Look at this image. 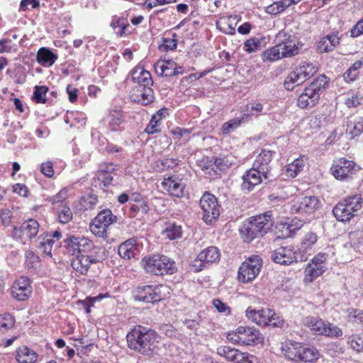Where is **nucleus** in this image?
Returning <instances> with one entry per match:
<instances>
[{"instance_id": "49", "label": "nucleus", "mask_w": 363, "mask_h": 363, "mask_svg": "<svg viewBox=\"0 0 363 363\" xmlns=\"http://www.w3.org/2000/svg\"><path fill=\"white\" fill-rule=\"evenodd\" d=\"M230 165L229 161L226 157H219L216 158L213 162V165H212V169L214 171L216 174H220V172L227 169ZM211 164H208L205 167L206 169H208Z\"/></svg>"}, {"instance_id": "28", "label": "nucleus", "mask_w": 363, "mask_h": 363, "mask_svg": "<svg viewBox=\"0 0 363 363\" xmlns=\"http://www.w3.org/2000/svg\"><path fill=\"white\" fill-rule=\"evenodd\" d=\"M239 21L237 15H231L228 18H221L216 23L217 28L226 34L233 35L235 33V26Z\"/></svg>"}, {"instance_id": "33", "label": "nucleus", "mask_w": 363, "mask_h": 363, "mask_svg": "<svg viewBox=\"0 0 363 363\" xmlns=\"http://www.w3.org/2000/svg\"><path fill=\"white\" fill-rule=\"evenodd\" d=\"M339 43L340 39L337 35H327L319 40L318 50L320 52H331Z\"/></svg>"}, {"instance_id": "30", "label": "nucleus", "mask_w": 363, "mask_h": 363, "mask_svg": "<svg viewBox=\"0 0 363 363\" xmlns=\"http://www.w3.org/2000/svg\"><path fill=\"white\" fill-rule=\"evenodd\" d=\"M57 59V55L48 48H40L37 53V62L44 67H50Z\"/></svg>"}, {"instance_id": "42", "label": "nucleus", "mask_w": 363, "mask_h": 363, "mask_svg": "<svg viewBox=\"0 0 363 363\" xmlns=\"http://www.w3.org/2000/svg\"><path fill=\"white\" fill-rule=\"evenodd\" d=\"M116 216L109 209H104L100 211L94 218L96 223L106 224L107 227L116 222Z\"/></svg>"}, {"instance_id": "35", "label": "nucleus", "mask_w": 363, "mask_h": 363, "mask_svg": "<svg viewBox=\"0 0 363 363\" xmlns=\"http://www.w3.org/2000/svg\"><path fill=\"white\" fill-rule=\"evenodd\" d=\"M135 250L136 240L132 238L120 245L118 254L123 259H130L131 257H134Z\"/></svg>"}, {"instance_id": "18", "label": "nucleus", "mask_w": 363, "mask_h": 363, "mask_svg": "<svg viewBox=\"0 0 363 363\" xmlns=\"http://www.w3.org/2000/svg\"><path fill=\"white\" fill-rule=\"evenodd\" d=\"M131 100L142 105H148L154 101V92L151 86L135 85L130 91Z\"/></svg>"}, {"instance_id": "57", "label": "nucleus", "mask_w": 363, "mask_h": 363, "mask_svg": "<svg viewBox=\"0 0 363 363\" xmlns=\"http://www.w3.org/2000/svg\"><path fill=\"white\" fill-rule=\"evenodd\" d=\"M267 321V325H272L274 327L281 326L284 323L283 319L277 315L272 310H271V313L269 314V318Z\"/></svg>"}, {"instance_id": "19", "label": "nucleus", "mask_w": 363, "mask_h": 363, "mask_svg": "<svg viewBox=\"0 0 363 363\" xmlns=\"http://www.w3.org/2000/svg\"><path fill=\"white\" fill-rule=\"evenodd\" d=\"M32 293L30 280L26 277H20L11 288L12 296L18 301L27 300Z\"/></svg>"}, {"instance_id": "12", "label": "nucleus", "mask_w": 363, "mask_h": 363, "mask_svg": "<svg viewBox=\"0 0 363 363\" xmlns=\"http://www.w3.org/2000/svg\"><path fill=\"white\" fill-rule=\"evenodd\" d=\"M63 247L66 248L67 254L76 256L82 255V252H90L94 243L87 238L72 235L63 240Z\"/></svg>"}, {"instance_id": "56", "label": "nucleus", "mask_w": 363, "mask_h": 363, "mask_svg": "<svg viewBox=\"0 0 363 363\" xmlns=\"http://www.w3.org/2000/svg\"><path fill=\"white\" fill-rule=\"evenodd\" d=\"M157 116H152L151 120L145 128V132L147 134H155L160 131L161 121L157 118Z\"/></svg>"}, {"instance_id": "13", "label": "nucleus", "mask_w": 363, "mask_h": 363, "mask_svg": "<svg viewBox=\"0 0 363 363\" xmlns=\"http://www.w3.org/2000/svg\"><path fill=\"white\" fill-rule=\"evenodd\" d=\"M217 353L227 361L235 363H257V358L248 352H242L229 346H220L217 349Z\"/></svg>"}, {"instance_id": "55", "label": "nucleus", "mask_w": 363, "mask_h": 363, "mask_svg": "<svg viewBox=\"0 0 363 363\" xmlns=\"http://www.w3.org/2000/svg\"><path fill=\"white\" fill-rule=\"evenodd\" d=\"M72 212L68 206H62L58 212V219L61 223H67L72 219Z\"/></svg>"}, {"instance_id": "15", "label": "nucleus", "mask_w": 363, "mask_h": 363, "mask_svg": "<svg viewBox=\"0 0 363 363\" xmlns=\"http://www.w3.org/2000/svg\"><path fill=\"white\" fill-rule=\"evenodd\" d=\"M320 201L315 196H305L294 200L291 211L294 213L311 214L319 208Z\"/></svg>"}, {"instance_id": "34", "label": "nucleus", "mask_w": 363, "mask_h": 363, "mask_svg": "<svg viewBox=\"0 0 363 363\" xmlns=\"http://www.w3.org/2000/svg\"><path fill=\"white\" fill-rule=\"evenodd\" d=\"M333 213L335 218L342 222L350 220L354 213L347 208V206L344 201L338 203L333 208Z\"/></svg>"}, {"instance_id": "47", "label": "nucleus", "mask_w": 363, "mask_h": 363, "mask_svg": "<svg viewBox=\"0 0 363 363\" xmlns=\"http://www.w3.org/2000/svg\"><path fill=\"white\" fill-rule=\"evenodd\" d=\"M363 61H356L343 74L345 81L354 82L359 74V69L362 66Z\"/></svg>"}, {"instance_id": "5", "label": "nucleus", "mask_w": 363, "mask_h": 363, "mask_svg": "<svg viewBox=\"0 0 363 363\" xmlns=\"http://www.w3.org/2000/svg\"><path fill=\"white\" fill-rule=\"evenodd\" d=\"M228 340L245 345H257L262 341L259 330L254 327L240 326L235 332L228 334Z\"/></svg>"}, {"instance_id": "17", "label": "nucleus", "mask_w": 363, "mask_h": 363, "mask_svg": "<svg viewBox=\"0 0 363 363\" xmlns=\"http://www.w3.org/2000/svg\"><path fill=\"white\" fill-rule=\"evenodd\" d=\"M140 339L142 340L138 352L143 354L149 355L157 347L160 336L155 330L145 328V331H143Z\"/></svg>"}, {"instance_id": "29", "label": "nucleus", "mask_w": 363, "mask_h": 363, "mask_svg": "<svg viewBox=\"0 0 363 363\" xmlns=\"http://www.w3.org/2000/svg\"><path fill=\"white\" fill-rule=\"evenodd\" d=\"M37 358V353L26 346L20 347L16 351V359L19 363H35Z\"/></svg>"}, {"instance_id": "36", "label": "nucleus", "mask_w": 363, "mask_h": 363, "mask_svg": "<svg viewBox=\"0 0 363 363\" xmlns=\"http://www.w3.org/2000/svg\"><path fill=\"white\" fill-rule=\"evenodd\" d=\"M110 26L112 28L117 36L122 37L129 31L128 28L130 25L126 18L114 16L112 19Z\"/></svg>"}, {"instance_id": "27", "label": "nucleus", "mask_w": 363, "mask_h": 363, "mask_svg": "<svg viewBox=\"0 0 363 363\" xmlns=\"http://www.w3.org/2000/svg\"><path fill=\"white\" fill-rule=\"evenodd\" d=\"M154 67L155 71L158 76H175V72L174 71L175 62L173 60H159L155 64Z\"/></svg>"}, {"instance_id": "2", "label": "nucleus", "mask_w": 363, "mask_h": 363, "mask_svg": "<svg viewBox=\"0 0 363 363\" xmlns=\"http://www.w3.org/2000/svg\"><path fill=\"white\" fill-rule=\"evenodd\" d=\"M328 82L325 75H320L315 78L298 96L297 106L301 108H311L315 106L318 103L320 96Z\"/></svg>"}, {"instance_id": "16", "label": "nucleus", "mask_w": 363, "mask_h": 363, "mask_svg": "<svg viewBox=\"0 0 363 363\" xmlns=\"http://www.w3.org/2000/svg\"><path fill=\"white\" fill-rule=\"evenodd\" d=\"M278 38L283 58L291 57L299 53L302 44L296 40V37L285 33H279Z\"/></svg>"}, {"instance_id": "37", "label": "nucleus", "mask_w": 363, "mask_h": 363, "mask_svg": "<svg viewBox=\"0 0 363 363\" xmlns=\"http://www.w3.org/2000/svg\"><path fill=\"white\" fill-rule=\"evenodd\" d=\"M306 160L303 156L294 160L292 162L286 166V175L288 177H296L303 169Z\"/></svg>"}, {"instance_id": "21", "label": "nucleus", "mask_w": 363, "mask_h": 363, "mask_svg": "<svg viewBox=\"0 0 363 363\" xmlns=\"http://www.w3.org/2000/svg\"><path fill=\"white\" fill-rule=\"evenodd\" d=\"M162 185L163 188L172 196L178 198L183 196L184 186L182 182V179L178 177L173 175L172 177L164 178Z\"/></svg>"}, {"instance_id": "52", "label": "nucleus", "mask_w": 363, "mask_h": 363, "mask_svg": "<svg viewBox=\"0 0 363 363\" xmlns=\"http://www.w3.org/2000/svg\"><path fill=\"white\" fill-rule=\"evenodd\" d=\"M262 42L261 39L257 38H250L245 43V50L247 52H256L261 49Z\"/></svg>"}, {"instance_id": "38", "label": "nucleus", "mask_w": 363, "mask_h": 363, "mask_svg": "<svg viewBox=\"0 0 363 363\" xmlns=\"http://www.w3.org/2000/svg\"><path fill=\"white\" fill-rule=\"evenodd\" d=\"M326 269L325 265H318L311 262L308 263L305 269L306 280L312 281L320 276Z\"/></svg>"}, {"instance_id": "6", "label": "nucleus", "mask_w": 363, "mask_h": 363, "mask_svg": "<svg viewBox=\"0 0 363 363\" xmlns=\"http://www.w3.org/2000/svg\"><path fill=\"white\" fill-rule=\"evenodd\" d=\"M305 324L315 335L336 338L342 335V332L340 328L332 325L330 323L325 322L316 317H307L305 320Z\"/></svg>"}, {"instance_id": "50", "label": "nucleus", "mask_w": 363, "mask_h": 363, "mask_svg": "<svg viewBox=\"0 0 363 363\" xmlns=\"http://www.w3.org/2000/svg\"><path fill=\"white\" fill-rule=\"evenodd\" d=\"M14 324V318L9 313L0 315V331L4 333L11 328Z\"/></svg>"}, {"instance_id": "48", "label": "nucleus", "mask_w": 363, "mask_h": 363, "mask_svg": "<svg viewBox=\"0 0 363 363\" xmlns=\"http://www.w3.org/2000/svg\"><path fill=\"white\" fill-rule=\"evenodd\" d=\"M108 228L106 224L96 223L94 219L90 225L91 233L96 236L104 238V240L108 238Z\"/></svg>"}, {"instance_id": "25", "label": "nucleus", "mask_w": 363, "mask_h": 363, "mask_svg": "<svg viewBox=\"0 0 363 363\" xmlns=\"http://www.w3.org/2000/svg\"><path fill=\"white\" fill-rule=\"evenodd\" d=\"M38 230L39 223L33 218L25 220L20 226V233L23 239L31 240L37 235Z\"/></svg>"}, {"instance_id": "54", "label": "nucleus", "mask_w": 363, "mask_h": 363, "mask_svg": "<svg viewBox=\"0 0 363 363\" xmlns=\"http://www.w3.org/2000/svg\"><path fill=\"white\" fill-rule=\"evenodd\" d=\"M317 240V235L314 233L308 232L304 235L301 241V247L304 250H307L315 244Z\"/></svg>"}, {"instance_id": "59", "label": "nucleus", "mask_w": 363, "mask_h": 363, "mask_svg": "<svg viewBox=\"0 0 363 363\" xmlns=\"http://www.w3.org/2000/svg\"><path fill=\"white\" fill-rule=\"evenodd\" d=\"M288 224L287 228H289V231H291L294 235L297 230H300L303 225V221L299 219H292L286 221Z\"/></svg>"}, {"instance_id": "31", "label": "nucleus", "mask_w": 363, "mask_h": 363, "mask_svg": "<svg viewBox=\"0 0 363 363\" xmlns=\"http://www.w3.org/2000/svg\"><path fill=\"white\" fill-rule=\"evenodd\" d=\"M143 331H145V327L138 325L127 334L126 339L130 349L138 352L142 340L140 337L143 335Z\"/></svg>"}, {"instance_id": "46", "label": "nucleus", "mask_w": 363, "mask_h": 363, "mask_svg": "<svg viewBox=\"0 0 363 363\" xmlns=\"http://www.w3.org/2000/svg\"><path fill=\"white\" fill-rule=\"evenodd\" d=\"M349 238L352 245L359 251L363 250V228L350 233Z\"/></svg>"}, {"instance_id": "32", "label": "nucleus", "mask_w": 363, "mask_h": 363, "mask_svg": "<svg viewBox=\"0 0 363 363\" xmlns=\"http://www.w3.org/2000/svg\"><path fill=\"white\" fill-rule=\"evenodd\" d=\"M91 264L87 255H77L71 260V266L74 270L82 274H85Z\"/></svg>"}, {"instance_id": "63", "label": "nucleus", "mask_w": 363, "mask_h": 363, "mask_svg": "<svg viewBox=\"0 0 363 363\" xmlns=\"http://www.w3.org/2000/svg\"><path fill=\"white\" fill-rule=\"evenodd\" d=\"M162 166V170L172 169L178 165L176 160L172 158H166L160 161Z\"/></svg>"}, {"instance_id": "7", "label": "nucleus", "mask_w": 363, "mask_h": 363, "mask_svg": "<svg viewBox=\"0 0 363 363\" xmlns=\"http://www.w3.org/2000/svg\"><path fill=\"white\" fill-rule=\"evenodd\" d=\"M199 203L203 211V220L206 224L211 225L218 220L220 213V206L214 195L206 192L201 196Z\"/></svg>"}, {"instance_id": "20", "label": "nucleus", "mask_w": 363, "mask_h": 363, "mask_svg": "<svg viewBox=\"0 0 363 363\" xmlns=\"http://www.w3.org/2000/svg\"><path fill=\"white\" fill-rule=\"evenodd\" d=\"M272 258L276 263L284 265L290 264L297 260L296 251L294 247L291 246L277 248L274 250Z\"/></svg>"}, {"instance_id": "40", "label": "nucleus", "mask_w": 363, "mask_h": 363, "mask_svg": "<svg viewBox=\"0 0 363 363\" xmlns=\"http://www.w3.org/2000/svg\"><path fill=\"white\" fill-rule=\"evenodd\" d=\"M162 234L170 240L179 239L182 235V226L174 223H167Z\"/></svg>"}, {"instance_id": "51", "label": "nucleus", "mask_w": 363, "mask_h": 363, "mask_svg": "<svg viewBox=\"0 0 363 363\" xmlns=\"http://www.w3.org/2000/svg\"><path fill=\"white\" fill-rule=\"evenodd\" d=\"M242 120H244V117L235 118L225 123L222 126V132L223 134H228L231 130L236 129L238 128Z\"/></svg>"}, {"instance_id": "10", "label": "nucleus", "mask_w": 363, "mask_h": 363, "mask_svg": "<svg viewBox=\"0 0 363 363\" xmlns=\"http://www.w3.org/2000/svg\"><path fill=\"white\" fill-rule=\"evenodd\" d=\"M220 257L219 249L210 246L202 250L190 264L191 269L195 272L202 271L207 265L217 262Z\"/></svg>"}, {"instance_id": "39", "label": "nucleus", "mask_w": 363, "mask_h": 363, "mask_svg": "<svg viewBox=\"0 0 363 363\" xmlns=\"http://www.w3.org/2000/svg\"><path fill=\"white\" fill-rule=\"evenodd\" d=\"M123 113L120 111H112L105 118V123L111 130H116L123 122Z\"/></svg>"}, {"instance_id": "24", "label": "nucleus", "mask_w": 363, "mask_h": 363, "mask_svg": "<svg viewBox=\"0 0 363 363\" xmlns=\"http://www.w3.org/2000/svg\"><path fill=\"white\" fill-rule=\"evenodd\" d=\"M301 346V344L297 342L286 341L282 343L281 351L286 358L298 362L300 359Z\"/></svg>"}, {"instance_id": "58", "label": "nucleus", "mask_w": 363, "mask_h": 363, "mask_svg": "<svg viewBox=\"0 0 363 363\" xmlns=\"http://www.w3.org/2000/svg\"><path fill=\"white\" fill-rule=\"evenodd\" d=\"M348 133L351 135L352 139L363 133V117L359 118L353 127L348 130Z\"/></svg>"}, {"instance_id": "45", "label": "nucleus", "mask_w": 363, "mask_h": 363, "mask_svg": "<svg viewBox=\"0 0 363 363\" xmlns=\"http://www.w3.org/2000/svg\"><path fill=\"white\" fill-rule=\"evenodd\" d=\"M343 201L346 203L347 208L355 214L362 208L363 201L361 195L356 194L346 198Z\"/></svg>"}, {"instance_id": "4", "label": "nucleus", "mask_w": 363, "mask_h": 363, "mask_svg": "<svg viewBox=\"0 0 363 363\" xmlns=\"http://www.w3.org/2000/svg\"><path fill=\"white\" fill-rule=\"evenodd\" d=\"M318 72V67L311 62H303L289 73L284 82L287 90H293L296 86L302 84Z\"/></svg>"}, {"instance_id": "23", "label": "nucleus", "mask_w": 363, "mask_h": 363, "mask_svg": "<svg viewBox=\"0 0 363 363\" xmlns=\"http://www.w3.org/2000/svg\"><path fill=\"white\" fill-rule=\"evenodd\" d=\"M271 313L269 308H262L256 310L252 307H248L246 310V316L251 321L262 326L267 325V320L269 318V314Z\"/></svg>"}, {"instance_id": "11", "label": "nucleus", "mask_w": 363, "mask_h": 363, "mask_svg": "<svg viewBox=\"0 0 363 363\" xmlns=\"http://www.w3.org/2000/svg\"><path fill=\"white\" fill-rule=\"evenodd\" d=\"M241 189L245 193H248L262 182H269L274 179V177H270L262 172V171L252 167L250 169L245 172L242 177Z\"/></svg>"}, {"instance_id": "1", "label": "nucleus", "mask_w": 363, "mask_h": 363, "mask_svg": "<svg viewBox=\"0 0 363 363\" xmlns=\"http://www.w3.org/2000/svg\"><path fill=\"white\" fill-rule=\"evenodd\" d=\"M274 220L271 212H267L250 218L240 229L243 240L250 242L254 239L265 235L273 226Z\"/></svg>"}, {"instance_id": "43", "label": "nucleus", "mask_w": 363, "mask_h": 363, "mask_svg": "<svg viewBox=\"0 0 363 363\" xmlns=\"http://www.w3.org/2000/svg\"><path fill=\"white\" fill-rule=\"evenodd\" d=\"M298 361L312 362L319 358V352L314 347H305L301 346Z\"/></svg>"}, {"instance_id": "44", "label": "nucleus", "mask_w": 363, "mask_h": 363, "mask_svg": "<svg viewBox=\"0 0 363 363\" xmlns=\"http://www.w3.org/2000/svg\"><path fill=\"white\" fill-rule=\"evenodd\" d=\"M263 60L274 62L283 58L281 50L279 44L274 45V47L267 49L262 55Z\"/></svg>"}, {"instance_id": "60", "label": "nucleus", "mask_w": 363, "mask_h": 363, "mask_svg": "<svg viewBox=\"0 0 363 363\" xmlns=\"http://www.w3.org/2000/svg\"><path fill=\"white\" fill-rule=\"evenodd\" d=\"M116 165L112 163H103L100 164L99 169V175L114 174Z\"/></svg>"}, {"instance_id": "61", "label": "nucleus", "mask_w": 363, "mask_h": 363, "mask_svg": "<svg viewBox=\"0 0 363 363\" xmlns=\"http://www.w3.org/2000/svg\"><path fill=\"white\" fill-rule=\"evenodd\" d=\"M41 172L48 177H52L54 174L53 165L51 162H43L40 166Z\"/></svg>"}, {"instance_id": "3", "label": "nucleus", "mask_w": 363, "mask_h": 363, "mask_svg": "<svg viewBox=\"0 0 363 363\" xmlns=\"http://www.w3.org/2000/svg\"><path fill=\"white\" fill-rule=\"evenodd\" d=\"M144 269L148 273L155 275L172 274L177 271L174 261L164 255H155L142 261Z\"/></svg>"}, {"instance_id": "53", "label": "nucleus", "mask_w": 363, "mask_h": 363, "mask_svg": "<svg viewBox=\"0 0 363 363\" xmlns=\"http://www.w3.org/2000/svg\"><path fill=\"white\" fill-rule=\"evenodd\" d=\"M48 88L45 86H36L33 92V98L36 103L44 104L46 101L45 98Z\"/></svg>"}, {"instance_id": "62", "label": "nucleus", "mask_w": 363, "mask_h": 363, "mask_svg": "<svg viewBox=\"0 0 363 363\" xmlns=\"http://www.w3.org/2000/svg\"><path fill=\"white\" fill-rule=\"evenodd\" d=\"M362 98L357 95H352L348 97L345 101V104L348 108H354L362 104Z\"/></svg>"}, {"instance_id": "26", "label": "nucleus", "mask_w": 363, "mask_h": 363, "mask_svg": "<svg viewBox=\"0 0 363 363\" xmlns=\"http://www.w3.org/2000/svg\"><path fill=\"white\" fill-rule=\"evenodd\" d=\"M132 79L136 85L152 86L153 84L150 73L143 67H135L132 73Z\"/></svg>"}, {"instance_id": "64", "label": "nucleus", "mask_w": 363, "mask_h": 363, "mask_svg": "<svg viewBox=\"0 0 363 363\" xmlns=\"http://www.w3.org/2000/svg\"><path fill=\"white\" fill-rule=\"evenodd\" d=\"M363 34V18L359 21L356 25L350 30V35L352 38H357Z\"/></svg>"}, {"instance_id": "41", "label": "nucleus", "mask_w": 363, "mask_h": 363, "mask_svg": "<svg viewBox=\"0 0 363 363\" xmlns=\"http://www.w3.org/2000/svg\"><path fill=\"white\" fill-rule=\"evenodd\" d=\"M91 255H87L91 264L102 262L108 257V252L103 247L95 246L89 252Z\"/></svg>"}, {"instance_id": "9", "label": "nucleus", "mask_w": 363, "mask_h": 363, "mask_svg": "<svg viewBox=\"0 0 363 363\" xmlns=\"http://www.w3.org/2000/svg\"><path fill=\"white\" fill-rule=\"evenodd\" d=\"M262 265V259L258 255L249 257L239 268V281L243 283L252 281L259 274Z\"/></svg>"}, {"instance_id": "14", "label": "nucleus", "mask_w": 363, "mask_h": 363, "mask_svg": "<svg viewBox=\"0 0 363 363\" xmlns=\"http://www.w3.org/2000/svg\"><path fill=\"white\" fill-rule=\"evenodd\" d=\"M357 164L345 158H339L335 161L331 167L333 175L339 180H344L358 171Z\"/></svg>"}, {"instance_id": "22", "label": "nucleus", "mask_w": 363, "mask_h": 363, "mask_svg": "<svg viewBox=\"0 0 363 363\" xmlns=\"http://www.w3.org/2000/svg\"><path fill=\"white\" fill-rule=\"evenodd\" d=\"M272 155V151L263 150L257 157L252 167L262 171V172H264V174L268 176L274 177L271 172L270 166Z\"/></svg>"}, {"instance_id": "8", "label": "nucleus", "mask_w": 363, "mask_h": 363, "mask_svg": "<svg viewBox=\"0 0 363 363\" xmlns=\"http://www.w3.org/2000/svg\"><path fill=\"white\" fill-rule=\"evenodd\" d=\"M167 289V286L164 285L140 286L133 291V297L137 301L145 303L157 302L164 298L163 292Z\"/></svg>"}]
</instances>
